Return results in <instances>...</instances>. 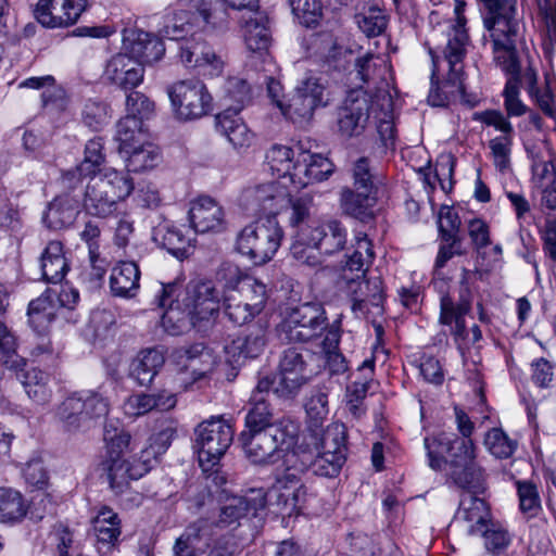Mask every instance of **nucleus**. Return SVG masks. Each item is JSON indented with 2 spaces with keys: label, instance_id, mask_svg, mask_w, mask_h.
I'll return each mask as SVG.
<instances>
[{
  "label": "nucleus",
  "instance_id": "63",
  "mask_svg": "<svg viewBox=\"0 0 556 556\" xmlns=\"http://www.w3.org/2000/svg\"><path fill=\"white\" fill-rule=\"evenodd\" d=\"M519 508L528 519L536 517L542 511L541 498L535 484L529 481H517Z\"/></svg>",
  "mask_w": 556,
  "mask_h": 556
},
{
  "label": "nucleus",
  "instance_id": "51",
  "mask_svg": "<svg viewBox=\"0 0 556 556\" xmlns=\"http://www.w3.org/2000/svg\"><path fill=\"white\" fill-rule=\"evenodd\" d=\"M123 152L128 155L127 172H147L155 168L162 161V155L159 148L150 142H142Z\"/></svg>",
  "mask_w": 556,
  "mask_h": 556
},
{
  "label": "nucleus",
  "instance_id": "55",
  "mask_svg": "<svg viewBox=\"0 0 556 556\" xmlns=\"http://www.w3.org/2000/svg\"><path fill=\"white\" fill-rule=\"evenodd\" d=\"M224 90V110H229L232 114H239L240 111L251 101V88L242 78H228Z\"/></svg>",
  "mask_w": 556,
  "mask_h": 556
},
{
  "label": "nucleus",
  "instance_id": "24",
  "mask_svg": "<svg viewBox=\"0 0 556 556\" xmlns=\"http://www.w3.org/2000/svg\"><path fill=\"white\" fill-rule=\"evenodd\" d=\"M180 59L187 67L201 68L204 75L218 76L224 71L225 62L222 56L208 45L195 39L186 40L180 46Z\"/></svg>",
  "mask_w": 556,
  "mask_h": 556
},
{
  "label": "nucleus",
  "instance_id": "8",
  "mask_svg": "<svg viewBox=\"0 0 556 556\" xmlns=\"http://www.w3.org/2000/svg\"><path fill=\"white\" fill-rule=\"evenodd\" d=\"M486 15L484 26L491 34L493 49H510L523 28L516 0H480Z\"/></svg>",
  "mask_w": 556,
  "mask_h": 556
},
{
  "label": "nucleus",
  "instance_id": "19",
  "mask_svg": "<svg viewBox=\"0 0 556 556\" xmlns=\"http://www.w3.org/2000/svg\"><path fill=\"white\" fill-rule=\"evenodd\" d=\"M222 535L218 536V539ZM217 538L211 531L206 519L199 517L190 522L184 532L176 539L173 546L174 556H200L211 547Z\"/></svg>",
  "mask_w": 556,
  "mask_h": 556
},
{
  "label": "nucleus",
  "instance_id": "45",
  "mask_svg": "<svg viewBox=\"0 0 556 556\" xmlns=\"http://www.w3.org/2000/svg\"><path fill=\"white\" fill-rule=\"evenodd\" d=\"M376 204L372 189H343L341 192V207L343 212L355 218L365 220L372 216L371 208Z\"/></svg>",
  "mask_w": 556,
  "mask_h": 556
},
{
  "label": "nucleus",
  "instance_id": "52",
  "mask_svg": "<svg viewBox=\"0 0 556 556\" xmlns=\"http://www.w3.org/2000/svg\"><path fill=\"white\" fill-rule=\"evenodd\" d=\"M464 307L455 302V299L450 294L441 296L440 300V323L443 325L452 326V333L456 340L466 337V321L465 316L470 312L463 309Z\"/></svg>",
  "mask_w": 556,
  "mask_h": 556
},
{
  "label": "nucleus",
  "instance_id": "22",
  "mask_svg": "<svg viewBox=\"0 0 556 556\" xmlns=\"http://www.w3.org/2000/svg\"><path fill=\"white\" fill-rule=\"evenodd\" d=\"M189 218L199 233L222 232L227 225L223 206L210 197H199L190 203Z\"/></svg>",
  "mask_w": 556,
  "mask_h": 556
},
{
  "label": "nucleus",
  "instance_id": "43",
  "mask_svg": "<svg viewBox=\"0 0 556 556\" xmlns=\"http://www.w3.org/2000/svg\"><path fill=\"white\" fill-rule=\"evenodd\" d=\"M40 266L42 277L47 282L58 283L62 281L68 265L60 241H51L47 244L40 258Z\"/></svg>",
  "mask_w": 556,
  "mask_h": 556
},
{
  "label": "nucleus",
  "instance_id": "23",
  "mask_svg": "<svg viewBox=\"0 0 556 556\" xmlns=\"http://www.w3.org/2000/svg\"><path fill=\"white\" fill-rule=\"evenodd\" d=\"M333 172V164L321 154L302 151L298 153L295 172L290 176L294 189L327 179Z\"/></svg>",
  "mask_w": 556,
  "mask_h": 556
},
{
  "label": "nucleus",
  "instance_id": "18",
  "mask_svg": "<svg viewBox=\"0 0 556 556\" xmlns=\"http://www.w3.org/2000/svg\"><path fill=\"white\" fill-rule=\"evenodd\" d=\"M244 199L252 210L276 217L281 208L288 206L289 190L286 181H270L248 189Z\"/></svg>",
  "mask_w": 556,
  "mask_h": 556
},
{
  "label": "nucleus",
  "instance_id": "61",
  "mask_svg": "<svg viewBox=\"0 0 556 556\" xmlns=\"http://www.w3.org/2000/svg\"><path fill=\"white\" fill-rule=\"evenodd\" d=\"M532 165V181L535 186L542 188L556 178V167L553 162L552 154L546 151L530 152Z\"/></svg>",
  "mask_w": 556,
  "mask_h": 556
},
{
  "label": "nucleus",
  "instance_id": "31",
  "mask_svg": "<svg viewBox=\"0 0 556 556\" xmlns=\"http://www.w3.org/2000/svg\"><path fill=\"white\" fill-rule=\"evenodd\" d=\"M456 519L466 523L468 534L478 535L491 521L490 508L484 500L465 494L460 500Z\"/></svg>",
  "mask_w": 556,
  "mask_h": 556
},
{
  "label": "nucleus",
  "instance_id": "35",
  "mask_svg": "<svg viewBox=\"0 0 556 556\" xmlns=\"http://www.w3.org/2000/svg\"><path fill=\"white\" fill-rule=\"evenodd\" d=\"M348 288L353 295L352 311L356 315H365L368 312V305L378 307L382 302L383 290L380 278H374L365 282L351 278Z\"/></svg>",
  "mask_w": 556,
  "mask_h": 556
},
{
  "label": "nucleus",
  "instance_id": "33",
  "mask_svg": "<svg viewBox=\"0 0 556 556\" xmlns=\"http://www.w3.org/2000/svg\"><path fill=\"white\" fill-rule=\"evenodd\" d=\"M79 213L78 201L64 193L55 197L43 213L42 220L50 229L59 230L70 227Z\"/></svg>",
  "mask_w": 556,
  "mask_h": 556
},
{
  "label": "nucleus",
  "instance_id": "25",
  "mask_svg": "<svg viewBox=\"0 0 556 556\" xmlns=\"http://www.w3.org/2000/svg\"><path fill=\"white\" fill-rule=\"evenodd\" d=\"M103 149L104 143L101 137L88 140L85 146L83 161L63 174V184L68 188H74L83 178L100 173V166L105 162Z\"/></svg>",
  "mask_w": 556,
  "mask_h": 556
},
{
  "label": "nucleus",
  "instance_id": "2",
  "mask_svg": "<svg viewBox=\"0 0 556 556\" xmlns=\"http://www.w3.org/2000/svg\"><path fill=\"white\" fill-rule=\"evenodd\" d=\"M428 466L441 471L447 467V476L462 489H478L483 480V471L475 462V444L471 439H460L456 434L440 432L424 439Z\"/></svg>",
  "mask_w": 556,
  "mask_h": 556
},
{
  "label": "nucleus",
  "instance_id": "58",
  "mask_svg": "<svg viewBox=\"0 0 556 556\" xmlns=\"http://www.w3.org/2000/svg\"><path fill=\"white\" fill-rule=\"evenodd\" d=\"M229 294L238 301L249 304L250 309L258 314L263 311L267 300L266 286L251 277L245 279L240 288Z\"/></svg>",
  "mask_w": 556,
  "mask_h": 556
},
{
  "label": "nucleus",
  "instance_id": "14",
  "mask_svg": "<svg viewBox=\"0 0 556 556\" xmlns=\"http://www.w3.org/2000/svg\"><path fill=\"white\" fill-rule=\"evenodd\" d=\"M87 7V0H39L34 15L43 27L64 28L76 24Z\"/></svg>",
  "mask_w": 556,
  "mask_h": 556
},
{
  "label": "nucleus",
  "instance_id": "32",
  "mask_svg": "<svg viewBox=\"0 0 556 556\" xmlns=\"http://www.w3.org/2000/svg\"><path fill=\"white\" fill-rule=\"evenodd\" d=\"M346 438L345 426L341 422H332L320 431L312 429L307 445H312V450L323 452L325 455L339 453L346 458Z\"/></svg>",
  "mask_w": 556,
  "mask_h": 556
},
{
  "label": "nucleus",
  "instance_id": "11",
  "mask_svg": "<svg viewBox=\"0 0 556 556\" xmlns=\"http://www.w3.org/2000/svg\"><path fill=\"white\" fill-rule=\"evenodd\" d=\"M326 321L324 307L307 302L291 308L280 325V334L288 341H309L328 330Z\"/></svg>",
  "mask_w": 556,
  "mask_h": 556
},
{
  "label": "nucleus",
  "instance_id": "12",
  "mask_svg": "<svg viewBox=\"0 0 556 556\" xmlns=\"http://www.w3.org/2000/svg\"><path fill=\"white\" fill-rule=\"evenodd\" d=\"M172 105L180 119H195L212 110V97L198 79L180 80L168 89Z\"/></svg>",
  "mask_w": 556,
  "mask_h": 556
},
{
  "label": "nucleus",
  "instance_id": "1",
  "mask_svg": "<svg viewBox=\"0 0 556 556\" xmlns=\"http://www.w3.org/2000/svg\"><path fill=\"white\" fill-rule=\"evenodd\" d=\"M176 282L159 283L155 301L159 307H167L161 318L164 329L173 336L192 327L207 331L219 314L220 293L214 281L193 279L188 282L179 299Z\"/></svg>",
  "mask_w": 556,
  "mask_h": 556
},
{
  "label": "nucleus",
  "instance_id": "37",
  "mask_svg": "<svg viewBox=\"0 0 556 556\" xmlns=\"http://www.w3.org/2000/svg\"><path fill=\"white\" fill-rule=\"evenodd\" d=\"M432 60V73H431V88L428 94V102L432 106H444L448 102L447 93L453 96L463 97L465 92L464 85V67L462 68V88H458L457 84L450 81L448 67L443 64L438 71H435L434 62Z\"/></svg>",
  "mask_w": 556,
  "mask_h": 556
},
{
  "label": "nucleus",
  "instance_id": "6",
  "mask_svg": "<svg viewBox=\"0 0 556 556\" xmlns=\"http://www.w3.org/2000/svg\"><path fill=\"white\" fill-rule=\"evenodd\" d=\"M465 0H455V22L448 25L446 33V42L438 47L437 51L429 49L433 59L435 71L443 64L448 67L450 81L457 84L462 88V68L463 61L467 54L469 36L465 28L466 17L464 15Z\"/></svg>",
  "mask_w": 556,
  "mask_h": 556
},
{
  "label": "nucleus",
  "instance_id": "16",
  "mask_svg": "<svg viewBox=\"0 0 556 556\" xmlns=\"http://www.w3.org/2000/svg\"><path fill=\"white\" fill-rule=\"evenodd\" d=\"M301 229L302 238L308 239L311 244L326 255L338 253L345 248L348 231L336 218L315 219L311 226H303Z\"/></svg>",
  "mask_w": 556,
  "mask_h": 556
},
{
  "label": "nucleus",
  "instance_id": "21",
  "mask_svg": "<svg viewBox=\"0 0 556 556\" xmlns=\"http://www.w3.org/2000/svg\"><path fill=\"white\" fill-rule=\"evenodd\" d=\"M144 68L141 63L128 53H117L106 63L103 78L123 89L129 90L139 86L143 80Z\"/></svg>",
  "mask_w": 556,
  "mask_h": 556
},
{
  "label": "nucleus",
  "instance_id": "29",
  "mask_svg": "<svg viewBox=\"0 0 556 556\" xmlns=\"http://www.w3.org/2000/svg\"><path fill=\"white\" fill-rule=\"evenodd\" d=\"M216 127L218 132L237 151L245 150L254 142V134L249 129L239 114H232L229 110H223L216 116Z\"/></svg>",
  "mask_w": 556,
  "mask_h": 556
},
{
  "label": "nucleus",
  "instance_id": "34",
  "mask_svg": "<svg viewBox=\"0 0 556 556\" xmlns=\"http://www.w3.org/2000/svg\"><path fill=\"white\" fill-rule=\"evenodd\" d=\"M15 371L16 378L22 382L28 396L39 404H45L52 396L50 376L36 367H28L27 363L20 368H10Z\"/></svg>",
  "mask_w": 556,
  "mask_h": 556
},
{
  "label": "nucleus",
  "instance_id": "47",
  "mask_svg": "<svg viewBox=\"0 0 556 556\" xmlns=\"http://www.w3.org/2000/svg\"><path fill=\"white\" fill-rule=\"evenodd\" d=\"M29 324L39 332L45 331L60 314L53 302V289L48 288L28 305Z\"/></svg>",
  "mask_w": 556,
  "mask_h": 556
},
{
  "label": "nucleus",
  "instance_id": "38",
  "mask_svg": "<svg viewBox=\"0 0 556 556\" xmlns=\"http://www.w3.org/2000/svg\"><path fill=\"white\" fill-rule=\"evenodd\" d=\"M152 239L177 258H185L189 255L192 239L168 223H161L154 227Z\"/></svg>",
  "mask_w": 556,
  "mask_h": 556
},
{
  "label": "nucleus",
  "instance_id": "9",
  "mask_svg": "<svg viewBox=\"0 0 556 556\" xmlns=\"http://www.w3.org/2000/svg\"><path fill=\"white\" fill-rule=\"evenodd\" d=\"M266 506V494L262 489L250 490L244 496H233L229 498L217 511L201 516L206 519V525L211 531L218 538L227 535L230 543H235L229 533H222L227 528L239 523V520L249 514L256 516L258 510Z\"/></svg>",
  "mask_w": 556,
  "mask_h": 556
},
{
  "label": "nucleus",
  "instance_id": "5",
  "mask_svg": "<svg viewBox=\"0 0 556 556\" xmlns=\"http://www.w3.org/2000/svg\"><path fill=\"white\" fill-rule=\"evenodd\" d=\"M283 230L275 216L248 224L236 238V250L255 265L269 262L281 245Z\"/></svg>",
  "mask_w": 556,
  "mask_h": 556
},
{
  "label": "nucleus",
  "instance_id": "48",
  "mask_svg": "<svg viewBox=\"0 0 556 556\" xmlns=\"http://www.w3.org/2000/svg\"><path fill=\"white\" fill-rule=\"evenodd\" d=\"M93 531L98 543L114 546L122 533L121 519L110 507L103 506L92 519Z\"/></svg>",
  "mask_w": 556,
  "mask_h": 556
},
{
  "label": "nucleus",
  "instance_id": "26",
  "mask_svg": "<svg viewBox=\"0 0 556 556\" xmlns=\"http://www.w3.org/2000/svg\"><path fill=\"white\" fill-rule=\"evenodd\" d=\"M124 49L142 66L157 62L165 52L162 40L143 30H130L124 37Z\"/></svg>",
  "mask_w": 556,
  "mask_h": 556
},
{
  "label": "nucleus",
  "instance_id": "41",
  "mask_svg": "<svg viewBox=\"0 0 556 556\" xmlns=\"http://www.w3.org/2000/svg\"><path fill=\"white\" fill-rule=\"evenodd\" d=\"M249 13L250 16L248 18L242 17L244 22L243 37L247 48L254 53H258L261 56H267L269 34L265 25V16L257 9L249 11Z\"/></svg>",
  "mask_w": 556,
  "mask_h": 556
},
{
  "label": "nucleus",
  "instance_id": "62",
  "mask_svg": "<svg viewBox=\"0 0 556 556\" xmlns=\"http://www.w3.org/2000/svg\"><path fill=\"white\" fill-rule=\"evenodd\" d=\"M20 87L31 89H45L41 97L46 105L49 103H55L58 101H60V103L58 104L59 108H62L64 104L65 92L62 88L55 86V79L51 75L41 77H29L22 81L20 84Z\"/></svg>",
  "mask_w": 556,
  "mask_h": 556
},
{
  "label": "nucleus",
  "instance_id": "60",
  "mask_svg": "<svg viewBox=\"0 0 556 556\" xmlns=\"http://www.w3.org/2000/svg\"><path fill=\"white\" fill-rule=\"evenodd\" d=\"M355 22L367 37H377L386 30L389 18L382 9L372 5L357 13Z\"/></svg>",
  "mask_w": 556,
  "mask_h": 556
},
{
  "label": "nucleus",
  "instance_id": "3",
  "mask_svg": "<svg viewBox=\"0 0 556 556\" xmlns=\"http://www.w3.org/2000/svg\"><path fill=\"white\" fill-rule=\"evenodd\" d=\"M129 172L104 168L90 177L84 197V207L92 216L105 218L117 212L119 204L134 191Z\"/></svg>",
  "mask_w": 556,
  "mask_h": 556
},
{
  "label": "nucleus",
  "instance_id": "4",
  "mask_svg": "<svg viewBox=\"0 0 556 556\" xmlns=\"http://www.w3.org/2000/svg\"><path fill=\"white\" fill-rule=\"evenodd\" d=\"M233 439V430L229 424L222 418H212L203 421L195 429V448L198 452L199 465L207 479L216 485L226 482V478L216 468L220 457L230 446Z\"/></svg>",
  "mask_w": 556,
  "mask_h": 556
},
{
  "label": "nucleus",
  "instance_id": "54",
  "mask_svg": "<svg viewBox=\"0 0 556 556\" xmlns=\"http://www.w3.org/2000/svg\"><path fill=\"white\" fill-rule=\"evenodd\" d=\"M274 415L265 397H254L249 401V409L245 416V429L243 431H264L268 428H280L275 425Z\"/></svg>",
  "mask_w": 556,
  "mask_h": 556
},
{
  "label": "nucleus",
  "instance_id": "56",
  "mask_svg": "<svg viewBox=\"0 0 556 556\" xmlns=\"http://www.w3.org/2000/svg\"><path fill=\"white\" fill-rule=\"evenodd\" d=\"M115 138L119 142L121 152L144 142L142 122L132 115H126L116 125Z\"/></svg>",
  "mask_w": 556,
  "mask_h": 556
},
{
  "label": "nucleus",
  "instance_id": "59",
  "mask_svg": "<svg viewBox=\"0 0 556 556\" xmlns=\"http://www.w3.org/2000/svg\"><path fill=\"white\" fill-rule=\"evenodd\" d=\"M286 367H290L291 370L320 371V357L308 350L290 348L283 352L279 365L280 369Z\"/></svg>",
  "mask_w": 556,
  "mask_h": 556
},
{
  "label": "nucleus",
  "instance_id": "40",
  "mask_svg": "<svg viewBox=\"0 0 556 556\" xmlns=\"http://www.w3.org/2000/svg\"><path fill=\"white\" fill-rule=\"evenodd\" d=\"M140 271L134 262H121L111 273L110 288L114 295L132 298L139 289Z\"/></svg>",
  "mask_w": 556,
  "mask_h": 556
},
{
  "label": "nucleus",
  "instance_id": "27",
  "mask_svg": "<svg viewBox=\"0 0 556 556\" xmlns=\"http://www.w3.org/2000/svg\"><path fill=\"white\" fill-rule=\"evenodd\" d=\"M292 458L299 459L300 469H312L314 475L329 478L340 472L346 459L339 453L325 455L323 452L306 450L302 445L292 451Z\"/></svg>",
  "mask_w": 556,
  "mask_h": 556
},
{
  "label": "nucleus",
  "instance_id": "30",
  "mask_svg": "<svg viewBox=\"0 0 556 556\" xmlns=\"http://www.w3.org/2000/svg\"><path fill=\"white\" fill-rule=\"evenodd\" d=\"M266 329L262 325L249 328L248 333L238 337L227 344L225 353L229 357V362L238 363L240 358L257 357L264 350L266 344Z\"/></svg>",
  "mask_w": 556,
  "mask_h": 556
},
{
  "label": "nucleus",
  "instance_id": "13",
  "mask_svg": "<svg viewBox=\"0 0 556 556\" xmlns=\"http://www.w3.org/2000/svg\"><path fill=\"white\" fill-rule=\"evenodd\" d=\"M240 440L245 456L256 465L274 464L282 457L285 446H289L288 434L282 428L242 431Z\"/></svg>",
  "mask_w": 556,
  "mask_h": 556
},
{
  "label": "nucleus",
  "instance_id": "44",
  "mask_svg": "<svg viewBox=\"0 0 556 556\" xmlns=\"http://www.w3.org/2000/svg\"><path fill=\"white\" fill-rule=\"evenodd\" d=\"M184 367L193 376V381L212 372L218 361L213 351L202 343L193 344L184 352Z\"/></svg>",
  "mask_w": 556,
  "mask_h": 556
},
{
  "label": "nucleus",
  "instance_id": "53",
  "mask_svg": "<svg viewBox=\"0 0 556 556\" xmlns=\"http://www.w3.org/2000/svg\"><path fill=\"white\" fill-rule=\"evenodd\" d=\"M176 433L175 421L165 419L161 428L149 439V446L141 451V457L153 467L157 457L165 453Z\"/></svg>",
  "mask_w": 556,
  "mask_h": 556
},
{
  "label": "nucleus",
  "instance_id": "17",
  "mask_svg": "<svg viewBox=\"0 0 556 556\" xmlns=\"http://www.w3.org/2000/svg\"><path fill=\"white\" fill-rule=\"evenodd\" d=\"M375 100L366 93H358L345 101L338 113V129L345 138L362 135L367 126Z\"/></svg>",
  "mask_w": 556,
  "mask_h": 556
},
{
  "label": "nucleus",
  "instance_id": "15",
  "mask_svg": "<svg viewBox=\"0 0 556 556\" xmlns=\"http://www.w3.org/2000/svg\"><path fill=\"white\" fill-rule=\"evenodd\" d=\"M287 468L276 479L273 492L277 495V502L290 513L300 509L307 497V489L301 480V473L305 470L299 468V459L292 458V452L286 455Z\"/></svg>",
  "mask_w": 556,
  "mask_h": 556
},
{
  "label": "nucleus",
  "instance_id": "57",
  "mask_svg": "<svg viewBox=\"0 0 556 556\" xmlns=\"http://www.w3.org/2000/svg\"><path fill=\"white\" fill-rule=\"evenodd\" d=\"M318 372L319 371L291 370L290 367L280 369L274 392L281 397L293 396Z\"/></svg>",
  "mask_w": 556,
  "mask_h": 556
},
{
  "label": "nucleus",
  "instance_id": "20",
  "mask_svg": "<svg viewBox=\"0 0 556 556\" xmlns=\"http://www.w3.org/2000/svg\"><path fill=\"white\" fill-rule=\"evenodd\" d=\"M151 468V464L146 462V458L141 457V455L134 457L131 460L111 455L105 462V471L110 486L116 494L125 492L131 480L140 479Z\"/></svg>",
  "mask_w": 556,
  "mask_h": 556
},
{
  "label": "nucleus",
  "instance_id": "46",
  "mask_svg": "<svg viewBox=\"0 0 556 556\" xmlns=\"http://www.w3.org/2000/svg\"><path fill=\"white\" fill-rule=\"evenodd\" d=\"M340 337V323L336 321L328 327L323 341V355H318L331 375L343 374L348 369L344 356L338 351Z\"/></svg>",
  "mask_w": 556,
  "mask_h": 556
},
{
  "label": "nucleus",
  "instance_id": "64",
  "mask_svg": "<svg viewBox=\"0 0 556 556\" xmlns=\"http://www.w3.org/2000/svg\"><path fill=\"white\" fill-rule=\"evenodd\" d=\"M216 281L223 287L224 296L229 294L230 292H235L238 288H240L250 277L244 274L241 268L231 263V262H223L215 274Z\"/></svg>",
  "mask_w": 556,
  "mask_h": 556
},
{
  "label": "nucleus",
  "instance_id": "36",
  "mask_svg": "<svg viewBox=\"0 0 556 556\" xmlns=\"http://www.w3.org/2000/svg\"><path fill=\"white\" fill-rule=\"evenodd\" d=\"M355 240L354 251L348 257L345 267L343 268V279L348 285L351 283V278L359 280L375 258L372 243L367 238V235L359 233L356 236Z\"/></svg>",
  "mask_w": 556,
  "mask_h": 556
},
{
  "label": "nucleus",
  "instance_id": "28",
  "mask_svg": "<svg viewBox=\"0 0 556 556\" xmlns=\"http://www.w3.org/2000/svg\"><path fill=\"white\" fill-rule=\"evenodd\" d=\"M176 404V395L165 390L155 394L137 393L125 400L123 412L129 418H138L154 409L160 412L169 410Z\"/></svg>",
  "mask_w": 556,
  "mask_h": 556
},
{
  "label": "nucleus",
  "instance_id": "7",
  "mask_svg": "<svg viewBox=\"0 0 556 556\" xmlns=\"http://www.w3.org/2000/svg\"><path fill=\"white\" fill-rule=\"evenodd\" d=\"M110 403L101 393L86 390L68 395L58 407V418L70 431L87 429L93 420L104 418Z\"/></svg>",
  "mask_w": 556,
  "mask_h": 556
},
{
  "label": "nucleus",
  "instance_id": "10",
  "mask_svg": "<svg viewBox=\"0 0 556 556\" xmlns=\"http://www.w3.org/2000/svg\"><path fill=\"white\" fill-rule=\"evenodd\" d=\"M326 88L315 78L302 81L288 97L286 103H279L281 114L293 124L306 125L318 108L328 104Z\"/></svg>",
  "mask_w": 556,
  "mask_h": 556
},
{
  "label": "nucleus",
  "instance_id": "39",
  "mask_svg": "<svg viewBox=\"0 0 556 556\" xmlns=\"http://www.w3.org/2000/svg\"><path fill=\"white\" fill-rule=\"evenodd\" d=\"M372 117L377 122V131L386 148L393 147L395 128L393 123V102L387 91L379 92L374 102Z\"/></svg>",
  "mask_w": 556,
  "mask_h": 556
},
{
  "label": "nucleus",
  "instance_id": "50",
  "mask_svg": "<svg viewBox=\"0 0 556 556\" xmlns=\"http://www.w3.org/2000/svg\"><path fill=\"white\" fill-rule=\"evenodd\" d=\"M27 503L22 493L15 489L0 488V522L16 523L27 514Z\"/></svg>",
  "mask_w": 556,
  "mask_h": 556
},
{
  "label": "nucleus",
  "instance_id": "42",
  "mask_svg": "<svg viewBox=\"0 0 556 556\" xmlns=\"http://www.w3.org/2000/svg\"><path fill=\"white\" fill-rule=\"evenodd\" d=\"M165 358L161 351L147 349L141 351L130 365V376L140 384L149 386L164 365Z\"/></svg>",
  "mask_w": 556,
  "mask_h": 556
},
{
  "label": "nucleus",
  "instance_id": "49",
  "mask_svg": "<svg viewBox=\"0 0 556 556\" xmlns=\"http://www.w3.org/2000/svg\"><path fill=\"white\" fill-rule=\"evenodd\" d=\"M266 162L271 173L279 177V181L290 182V176L298 165V155L295 156L290 147L274 144L266 152Z\"/></svg>",
  "mask_w": 556,
  "mask_h": 556
}]
</instances>
